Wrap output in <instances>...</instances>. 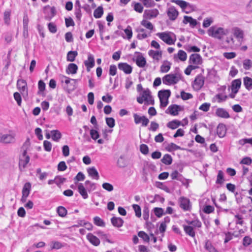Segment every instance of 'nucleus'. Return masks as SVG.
<instances>
[{
    "label": "nucleus",
    "instance_id": "f257e3e1",
    "mask_svg": "<svg viewBox=\"0 0 252 252\" xmlns=\"http://www.w3.org/2000/svg\"><path fill=\"white\" fill-rule=\"evenodd\" d=\"M136 100L139 104H143L145 102V104L147 105H153L155 103L154 99L149 88H147L141 92L139 94V96L137 97Z\"/></svg>",
    "mask_w": 252,
    "mask_h": 252
},
{
    "label": "nucleus",
    "instance_id": "f03ea898",
    "mask_svg": "<svg viewBox=\"0 0 252 252\" xmlns=\"http://www.w3.org/2000/svg\"><path fill=\"white\" fill-rule=\"evenodd\" d=\"M180 75L176 74H168L165 75L162 78V81L164 84L171 85L177 84L180 80Z\"/></svg>",
    "mask_w": 252,
    "mask_h": 252
},
{
    "label": "nucleus",
    "instance_id": "7ed1b4c3",
    "mask_svg": "<svg viewBox=\"0 0 252 252\" xmlns=\"http://www.w3.org/2000/svg\"><path fill=\"white\" fill-rule=\"evenodd\" d=\"M202 63V58L201 56L198 54H193L190 56V63H192V65H190V71L198 67V65Z\"/></svg>",
    "mask_w": 252,
    "mask_h": 252
},
{
    "label": "nucleus",
    "instance_id": "20e7f679",
    "mask_svg": "<svg viewBox=\"0 0 252 252\" xmlns=\"http://www.w3.org/2000/svg\"><path fill=\"white\" fill-rule=\"evenodd\" d=\"M170 32H158L157 35L163 41L168 45L174 44L176 40L170 35Z\"/></svg>",
    "mask_w": 252,
    "mask_h": 252
},
{
    "label": "nucleus",
    "instance_id": "39448f33",
    "mask_svg": "<svg viewBox=\"0 0 252 252\" xmlns=\"http://www.w3.org/2000/svg\"><path fill=\"white\" fill-rule=\"evenodd\" d=\"M172 180H177L182 182L183 185L188 187L189 185V179L184 178L181 174H180L177 170H174L170 175Z\"/></svg>",
    "mask_w": 252,
    "mask_h": 252
},
{
    "label": "nucleus",
    "instance_id": "423d86ee",
    "mask_svg": "<svg viewBox=\"0 0 252 252\" xmlns=\"http://www.w3.org/2000/svg\"><path fill=\"white\" fill-rule=\"evenodd\" d=\"M135 54H138L135 59H134V61L135 62L136 65L141 68L145 67L147 63L146 58L140 52H136Z\"/></svg>",
    "mask_w": 252,
    "mask_h": 252
},
{
    "label": "nucleus",
    "instance_id": "0eeeda50",
    "mask_svg": "<svg viewBox=\"0 0 252 252\" xmlns=\"http://www.w3.org/2000/svg\"><path fill=\"white\" fill-rule=\"evenodd\" d=\"M14 134H4L0 137V142L4 144H10L15 142Z\"/></svg>",
    "mask_w": 252,
    "mask_h": 252
},
{
    "label": "nucleus",
    "instance_id": "6e6552de",
    "mask_svg": "<svg viewBox=\"0 0 252 252\" xmlns=\"http://www.w3.org/2000/svg\"><path fill=\"white\" fill-rule=\"evenodd\" d=\"M181 110V106L177 104H172L168 107L165 111V113L172 116H177Z\"/></svg>",
    "mask_w": 252,
    "mask_h": 252
},
{
    "label": "nucleus",
    "instance_id": "1a4fd4ad",
    "mask_svg": "<svg viewBox=\"0 0 252 252\" xmlns=\"http://www.w3.org/2000/svg\"><path fill=\"white\" fill-rule=\"evenodd\" d=\"M84 63L86 67L87 71L89 72L90 69L95 65L94 58L93 54H89L87 60L85 61Z\"/></svg>",
    "mask_w": 252,
    "mask_h": 252
},
{
    "label": "nucleus",
    "instance_id": "9d476101",
    "mask_svg": "<svg viewBox=\"0 0 252 252\" xmlns=\"http://www.w3.org/2000/svg\"><path fill=\"white\" fill-rule=\"evenodd\" d=\"M98 128H92L90 130V134L91 138L88 136H86V140L87 142H90L91 141V138L94 140L95 141L98 139L100 137L99 132L98 131ZM83 137H86V134L83 135Z\"/></svg>",
    "mask_w": 252,
    "mask_h": 252
},
{
    "label": "nucleus",
    "instance_id": "9b49d317",
    "mask_svg": "<svg viewBox=\"0 0 252 252\" xmlns=\"http://www.w3.org/2000/svg\"><path fill=\"white\" fill-rule=\"evenodd\" d=\"M56 9L54 6H46L45 11V19L48 20H51L56 15Z\"/></svg>",
    "mask_w": 252,
    "mask_h": 252
},
{
    "label": "nucleus",
    "instance_id": "f8f14e48",
    "mask_svg": "<svg viewBox=\"0 0 252 252\" xmlns=\"http://www.w3.org/2000/svg\"><path fill=\"white\" fill-rule=\"evenodd\" d=\"M30 161V157H27L25 158L23 157H19L18 167L21 172L24 171L25 168L27 166L28 164Z\"/></svg>",
    "mask_w": 252,
    "mask_h": 252
},
{
    "label": "nucleus",
    "instance_id": "ddd939ff",
    "mask_svg": "<svg viewBox=\"0 0 252 252\" xmlns=\"http://www.w3.org/2000/svg\"><path fill=\"white\" fill-rule=\"evenodd\" d=\"M118 67L126 74H129L132 71V67L126 63H120L118 64Z\"/></svg>",
    "mask_w": 252,
    "mask_h": 252
},
{
    "label": "nucleus",
    "instance_id": "4468645a",
    "mask_svg": "<svg viewBox=\"0 0 252 252\" xmlns=\"http://www.w3.org/2000/svg\"><path fill=\"white\" fill-rule=\"evenodd\" d=\"M86 238L88 241L94 246H98L100 243L99 239L93 233H88L86 236Z\"/></svg>",
    "mask_w": 252,
    "mask_h": 252
},
{
    "label": "nucleus",
    "instance_id": "2eb2a0df",
    "mask_svg": "<svg viewBox=\"0 0 252 252\" xmlns=\"http://www.w3.org/2000/svg\"><path fill=\"white\" fill-rule=\"evenodd\" d=\"M204 84V79L202 76H198L192 84V88L196 91L199 90Z\"/></svg>",
    "mask_w": 252,
    "mask_h": 252
},
{
    "label": "nucleus",
    "instance_id": "dca6fc26",
    "mask_svg": "<svg viewBox=\"0 0 252 252\" xmlns=\"http://www.w3.org/2000/svg\"><path fill=\"white\" fill-rule=\"evenodd\" d=\"M17 86L21 93L22 94L26 92V94H28L27 84L26 80L18 79L17 82Z\"/></svg>",
    "mask_w": 252,
    "mask_h": 252
},
{
    "label": "nucleus",
    "instance_id": "f3484780",
    "mask_svg": "<svg viewBox=\"0 0 252 252\" xmlns=\"http://www.w3.org/2000/svg\"><path fill=\"white\" fill-rule=\"evenodd\" d=\"M179 204L180 208L183 210H189V199L181 196L179 199Z\"/></svg>",
    "mask_w": 252,
    "mask_h": 252
},
{
    "label": "nucleus",
    "instance_id": "a211bd4d",
    "mask_svg": "<svg viewBox=\"0 0 252 252\" xmlns=\"http://www.w3.org/2000/svg\"><path fill=\"white\" fill-rule=\"evenodd\" d=\"M167 14L170 20L174 21L177 18L178 12L175 7L171 6L168 9Z\"/></svg>",
    "mask_w": 252,
    "mask_h": 252
},
{
    "label": "nucleus",
    "instance_id": "6ab92c4d",
    "mask_svg": "<svg viewBox=\"0 0 252 252\" xmlns=\"http://www.w3.org/2000/svg\"><path fill=\"white\" fill-rule=\"evenodd\" d=\"M87 189H86L82 183H79L77 185V191L81 195L82 198L86 199L88 198L87 192Z\"/></svg>",
    "mask_w": 252,
    "mask_h": 252
},
{
    "label": "nucleus",
    "instance_id": "aec40b11",
    "mask_svg": "<svg viewBox=\"0 0 252 252\" xmlns=\"http://www.w3.org/2000/svg\"><path fill=\"white\" fill-rule=\"evenodd\" d=\"M111 222L113 226L119 228L123 225L124 221L121 218L113 217L111 219Z\"/></svg>",
    "mask_w": 252,
    "mask_h": 252
},
{
    "label": "nucleus",
    "instance_id": "412c9836",
    "mask_svg": "<svg viewBox=\"0 0 252 252\" xmlns=\"http://www.w3.org/2000/svg\"><path fill=\"white\" fill-rule=\"evenodd\" d=\"M215 114L218 117L222 118L227 119L230 117L228 112L222 108H217L216 110Z\"/></svg>",
    "mask_w": 252,
    "mask_h": 252
},
{
    "label": "nucleus",
    "instance_id": "4be33fe9",
    "mask_svg": "<svg viewBox=\"0 0 252 252\" xmlns=\"http://www.w3.org/2000/svg\"><path fill=\"white\" fill-rule=\"evenodd\" d=\"M241 85V81L240 79H236L232 82L231 84V91L234 94H236L238 92Z\"/></svg>",
    "mask_w": 252,
    "mask_h": 252
},
{
    "label": "nucleus",
    "instance_id": "5701e85b",
    "mask_svg": "<svg viewBox=\"0 0 252 252\" xmlns=\"http://www.w3.org/2000/svg\"><path fill=\"white\" fill-rule=\"evenodd\" d=\"M158 13V11L157 9L146 10L144 11V15L147 18L151 19L157 17Z\"/></svg>",
    "mask_w": 252,
    "mask_h": 252
},
{
    "label": "nucleus",
    "instance_id": "b1692460",
    "mask_svg": "<svg viewBox=\"0 0 252 252\" xmlns=\"http://www.w3.org/2000/svg\"><path fill=\"white\" fill-rule=\"evenodd\" d=\"M159 99H168L171 95V91L170 90H161L158 91V94Z\"/></svg>",
    "mask_w": 252,
    "mask_h": 252
},
{
    "label": "nucleus",
    "instance_id": "393cba45",
    "mask_svg": "<svg viewBox=\"0 0 252 252\" xmlns=\"http://www.w3.org/2000/svg\"><path fill=\"white\" fill-rule=\"evenodd\" d=\"M78 66L74 63H70L66 68V73L68 74H76L78 70Z\"/></svg>",
    "mask_w": 252,
    "mask_h": 252
},
{
    "label": "nucleus",
    "instance_id": "a878e982",
    "mask_svg": "<svg viewBox=\"0 0 252 252\" xmlns=\"http://www.w3.org/2000/svg\"><path fill=\"white\" fill-rule=\"evenodd\" d=\"M87 172L89 175L93 179L98 180L99 178V174L96 168L93 166L87 169Z\"/></svg>",
    "mask_w": 252,
    "mask_h": 252
},
{
    "label": "nucleus",
    "instance_id": "bb28decb",
    "mask_svg": "<svg viewBox=\"0 0 252 252\" xmlns=\"http://www.w3.org/2000/svg\"><path fill=\"white\" fill-rule=\"evenodd\" d=\"M226 132V128L225 126L223 124H219L217 128V133L218 136L220 137H223Z\"/></svg>",
    "mask_w": 252,
    "mask_h": 252
},
{
    "label": "nucleus",
    "instance_id": "cd10ccee",
    "mask_svg": "<svg viewBox=\"0 0 252 252\" xmlns=\"http://www.w3.org/2000/svg\"><path fill=\"white\" fill-rule=\"evenodd\" d=\"M148 55L150 57H152L157 62L159 61L162 57V53L161 51H155L153 50H149L148 52Z\"/></svg>",
    "mask_w": 252,
    "mask_h": 252
},
{
    "label": "nucleus",
    "instance_id": "c85d7f7f",
    "mask_svg": "<svg viewBox=\"0 0 252 252\" xmlns=\"http://www.w3.org/2000/svg\"><path fill=\"white\" fill-rule=\"evenodd\" d=\"M52 139L55 142H59L61 139L62 134L58 129H53L51 130Z\"/></svg>",
    "mask_w": 252,
    "mask_h": 252
},
{
    "label": "nucleus",
    "instance_id": "c756f323",
    "mask_svg": "<svg viewBox=\"0 0 252 252\" xmlns=\"http://www.w3.org/2000/svg\"><path fill=\"white\" fill-rule=\"evenodd\" d=\"M94 233L99 237L101 240L106 241L109 243H112V242L109 238L108 234L104 233L103 231L99 230L94 232Z\"/></svg>",
    "mask_w": 252,
    "mask_h": 252
},
{
    "label": "nucleus",
    "instance_id": "7c9ffc66",
    "mask_svg": "<svg viewBox=\"0 0 252 252\" xmlns=\"http://www.w3.org/2000/svg\"><path fill=\"white\" fill-rule=\"evenodd\" d=\"M171 63L168 61H163L160 67V71L162 73L167 72L171 68Z\"/></svg>",
    "mask_w": 252,
    "mask_h": 252
},
{
    "label": "nucleus",
    "instance_id": "2f4dec72",
    "mask_svg": "<svg viewBox=\"0 0 252 252\" xmlns=\"http://www.w3.org/2000/svg\"><path fill=\"white\" fill-rule=\"evenodd\" d=\"M161 161L165 165H170L172 163L173 159L170 155L166 154L163 156Z\"/></svg>",
    "mask_w": 252,
    "mask_h": 252
},
{
    "label": "nucleus",
    "instance_id": "473e14b6",
    "mask_svg": "<svg viewBox=\"0 0 252 252\" xmlns=\"http://www.w3.org/2000/svg\"><path fill=\"white\" fill-rule=\"evenodd\" d=\"M78 55V53L76 51H69L66 56V60L68 62H73L75 61L76 57Z\"/></svg>",
    "mask_w": 252,
    "mask_h": 252
},
{
    "label": "nucleus",
    "instance_id": "72a5a7b5",
    "mask_svg": "<svg viewBox=\"0 0 252 252\" xmlns=\"http://www.w3.org/2000/svg\"><path fill=\"white\" fill-rule=\"evenodd\" d=\"M181 125V122L177 120H174L167 124V126L172 129H175Z\"/></svg>",
    "mask_w": 252,
    "mask_h": 252
},
{
    "label": "nucleus",
    "instance_id": "f704fd0d",
    "mask_svg": "<svg viewBox=\"0 0 252 252\" xmlns=\"http://www.w3.org/2000/svg\"><path fill=\"white\" fill-rule=\"evenodd\" d=\"M56 211L58 215L62 218L65 217L67 214V210L66 209L62 206L58 207L56 209Z\"/></svg>",
    "mask_w": 252,
    "mask_h": 252
},
{
    "label": "nucleus",
    "instance_id": "c9c22d12",
    "mask_svg": "<svg viewBox=\"0 0 252 252\" xmlns=\"http://www.w3.org/2000/svg\"><path fill=\"white\" fill-rule=\"evenodd\" d=\"M31 190V184L30 182L26 183L23 188L22 193L28 196Z\"/></svg>",
    "mask_w": 252,
    "mask_h": 252
},
{
    "label": "nucleus",
    "instance_id": "e433bc0d",
    "mask_svg": "<svg viewBox=\"0 0 252 252\" xmlns=\"http://www.w3.org/2000/svg\"><path fill=\"white\" fill-rule=\"evenodd\" d=\"M244 85L246 88L248 90L252 89V78L249 77H245L244 78Z\"/></svg>",
    "mask_w": 252,
    "mask_h": 252
},
{
    "label": "nucleus",
    "instance_id": "4c0bfd02",
    "mask_svg": "<svg viewBox=\"0 0 252 252\" xmlns=\"http://www.w3.org/2000/svg\"><path fill=\"white\" fill-rule=\"evenodd\" d=\"M153 211L155 216L158 218H161L163 215L165 214L163 209L160 207H155L153 209Z\"/></svg>",
    "mask_w": 252,
    "mask_h": 252
},
{
    "label": "nucleus",
    "instance_id": "58836bf2",
    "mask_svg": "<svg viewBox=\"0 0 252 252\" xmlns=\"http://www.w3.org/2000/svg\"><path fill=\"white\" fill-rule=\"evenodd\" d=\"M93 220L94 224L97 226L104 227L105 225L104 220L98 216L94 217L93 218Z\"/></svg>",
    "mask_w": 252,
    "mask_h": 252
},
{
    "label": "nucleus",
    "instance_id": "ea45409f",
    "mask_svg": "<svg viewBox=\"0 0 252 252\" xmlns=\"http://www.w3.org/2000/svg\"><path fill=\"white\" fill-rule=\"evenodd\" d=\"M103 14V9L102 6H98L94 12V16L95 18H100Z\"/></svg>",
    "mask_w": 252,
    "mask_h": 252
},
{
    "label": "nucleus",
    "instance_id": "a19ab883",
    "mask_svg": "<svg viewBox=\"0 0 252 252\" xmlns=\"http://www.w3.org/2000/svg\"><path fill=\"white\" fill-rule=\"evenodd\" d=\"M181 149V148L179 146L176 145L174 143H170L168 145V146L166 148V150L169 152L180 150Z\"/></svg>",
    "mask_w": 252,
    "mask_h": 252
},
{
    "label": "nucleus",
    "instance_id": "79ce46f5",
    "mask_svg": "<svg viewBox=\"0 0 252 252\" xmlns=\"http://www.w3.org/2000/svg\"><path fill=\"white\" fill-rule=\"evenodd\" d=\"M55 184L58 187H61V185L65 182L66 180L65 178L61 176L57 175L55 177Z\"/></svg>",
    "mask_w": 252,
    "mask_h": 252
},
{
    "label": "nucleus",
    "instance_id": "37998d69",
    "mask_svg": "<svg viewBox=\"0 0 252 252\" xmlns=\"http://www.w3.org/2000/svg\"><path fill=\"white\" fill-rule=\"evenodd\" d=\"M138 236L143 239L145 242L148 243L150 241V237L149 235L143 231H140L138 232Z\"/></svg>",
    "mask_w": 252,
    "mask_h": 252
},
{
    "label": "nucleus",
    "instance_id": "c03bdc74",
    "mask_svg": "<svg viewBox=\"0 0 252 252\" xmlns=\"http://www.w3.org/2000/svg\"><path fill=\"white\" fill-rule=\"evenodd\" d=\"M51 243V248L52 250H59L64 247V245L59 241H53Z\"/></svg>",
    "mask_w": 252,
    "mask_h": 252
},
{
    "label": "nucleus",
    "instance_id": "a18cd8bd",
    "mask_svg": "<svg viewBox=\"0 0 252 252\" xmlns=\"http://www.w3.org/2000/svg\"><path fill=\"white\" fill-rule=\"evenodd\" d=\"M209 35L220 40L224 38L225 32H209Z\"/></svg>",
    "mask_w": 252,
    "mask_h": 252
},
{
    "label": "nucleus",
    "instance_id": "49530a36",
    "mask_svg": "<svg viewBox=\"0 0 252 252\" xmlns=\"http://www.w3.org/2000/svg\"><path fill=\"white\" fill-rule=\"evenodd\" d=\"M171 2H174L179 5L182 9H185L188 4V2L182 0H171Z\"/></svg>",
    "mask_w": 252,
    "mask_h": 252
},
{
    "label": "nucleus",
    "instance_id": "de8ad7c7",
    "mask_svg": "<svg viewBox=\"0 0 252 252\" xmlns=\"http://www.w3.org/2000/svg\"><path fill=\"white\" fill-rule=\"evenodd\" d=\"M132 207L135 212V216L138 218H140L141 216V209L140 206L138 204H133Z\"/></svg>",
    "mask_w": 252,
    "mask_h": 252
},
{
    "label": "nucleus",
    "instance_id": "09e8293b",
    "mask_svg": "<svg viewBox=\"0 0 252 252\" xmlns=\"http://www.w3.org/2000/svg\"><path fill=\"white\" fill-rule=\"evenodd\" d=\"M146 7H154L156 3L153 0H139Z\"/></svg>",
    "mask_w": 252,
    "mask_h": 252
},
{
    "label": "nucleus",
    "instance_id": "8fccbe9b",
    "mask_svg": "<svg viewBox=\"0 0 252 252\" xmlns=\"http://www.w3.org/2000/svg\"><path fill=\"white\" fill-rule=\"evenodd\" d=\"M178 58L181 61H185L187 60V53L182 50H180L178 51Z\"/></svg>",
    "mask_w": 252,
    "mask_h": 252
},
{
    "label": "nucleus",
    "instance_id": "3c124183",
    "mask_svg": "<svg viewBox=\"0 0 252 252\" xmlns=\"http://www.w3.org/2000/svg\"><path fill=\"white\" fill-rule=\"evenodd\" d=\"M139 150L140 152L144 155H147L149 152L148 146L145 144H142L140 145Z\"/></svg>",
    "mask_w": 252,
    "mask_h": 252
},
{
    "label": "nucleus",
    "instance_id": "603ef678",
    "mask_svg": "<svg viewBox=\"0 0 252 252\" xmlns=\"http://www.w3.org/2000/svg\"><path fill=\"white\" fill-rule=\"evenodd\" d=\"M156 186L158 188L160 189L167 192H169V188L163 183L160 182H156Z\"/></svg>",
    "mask_w": 252,
    "mask_h": 252
},
{
    "label": "nucleus",
    "instance_id": "864d4df0",
    "mask_svg": "<svg viewBox=\"0 0 252 252\" xmlns=\"http://www.w3.org/2000/svg\"><path fill=\"white\" fill-rule=\"evenodd\" d=\"M126 162L124 159V156H121L117 161V165L120 168H124L126 166Z\"/></svg>",
    "mask_w": 252,
    "mask_h": 252
},
{
    "label": "nucleus",
    "instance_id": "5fc2aeb1",
    "mask_svg": "<svg viewBox=\"0 0 252 252\" xmlns=\"http://www.w3.org/2000/svg\"><path fill=\"white\" fill-rule=\"evenodd\" d=\"M43 146L44 151L48 152L51 151L52 145L51 142L48 140H44Z\"/></svg>",
    "mask_w": 252,
    "mask_h": 252
},
{
    "label": "nucleus",
    "instance_id": "6e6d98bb",
    "mask_svg": "<svg viewBox=\"0 0 252 252\" xmlns=\"http://www.w3.org/2000/svg\"><path fill=\"white\" fill-rule=\"evenodd\" d=\"M106 123L110 128H113L115 126V120L112 117L106 118Z\"/></svg>",
    "mask_w": 252,
    "mask_h": 252
},
{
    "label": "nucleus",
    "instance_id": "4d7b16f0",
    "mask_svg": "<svg viewBox=\"0 0 252 252\" xmlns=\"http://www.w3.org/2000/svg\"><path fill=\"white\" fill-rule=\"evenodd\" d=\"M27 141H26L24 144L23 145L22 147H21V149L23 150L21 154L19 156V157H23L25 158L27 157H30L28 155V147H26Z\"/></svg>",
    "mask_w": 252,
    "mask_h": 252
},
{
    "label": "nucleus",
    "instance_id": "13d9d810",
    "mask_svg": "<svg viewBox=\"0 0 252 252\" xmlns=\"http://www.w3.org/2000/svg\"><path fill=\"white\" fill-rule=\"evenodd\" d=\"M23 27H24V32H25L26 31H28V23H29V18L28 16L27 13H25L24 14L23 16Z\"/></svg>",
    "mask_w": 252,
    "mask_h": 252
},
{
    "label": "nucleus",
    "instance_id": "bf43d9fd",
    "mask_svg": "<svg viewBox=\"0 0 252 252\" xmlns=\"http://www.w3.org/2000/svg\"><path fill=\"white\" fill-rule=\"evenodd\" d=\"M233 38L235 41H238L239 44H241L243 38V32H235Z\"/></svg>",
    "mask_w": 252,
    "mask_h": 252
},
{
    "label": "nucleus",
    "instance_id": "052dcab7",
    "mask_svg": "<svg viewBox=\"0 0 252 252\" xmlns=\"http://www.w3.org/2000/svg\"><path fill=\"white\" fill-rule=\"evenodd\" d=\"M215 98L218 100V102L220 103L225 101L227 96L222 94H219L215 95Z\"/></svg>",
    "mask_w": 252,
    "mask_h": 252
},
{
    "label": "nucleus",
    "instance_id": "680f3d73",
    "mask_svg": "<svg viewBox=\"0 0 252 252\" xmlns=\"http://www.w3.org/2000/svg\"><path fill=\"white\" fill-rule=\"evenodd\" d=\"M67 167L65 161H60L57 166V169L59 171H64L67 169Z\"/></svg>",
    "mask_w": 252,
    "mask_h": 252
},
{
    "label": "nucleus",
    "instance_id": "e2e57ef3",
    "mask_svg": "<svg viewBox=\"0 0 252 252\" xmlns=\"http://www.w3.org/2000/svg\"><path fill=\"white\" fill-rule=\"evenodd\" d=\"M85 179V176L83 172H79L74 178V180L77 182L83 181Z\"/></svg>",
    "mask_w": 252,
    "mask_h": 252
},
{
    "label": "nucleus",
    "instance_id": "0e129e2a",
    "mask_svg": "<svg viewBox=\"0 0 252 252\" xmlns=\"http://www.w3.org/2000/svg\"><path fill=\"white\" fill-rule=\"evenodd\" d=\"M224 181L223 173L222 171L220 170L218 172L217 179L216 181L217 184H221Z\"/></svg>",
    "mask_w": 252,
    "mask_h": 252
},
{
    "label": "nucleus",
    "instance_id": "69168bd1",
    "mask_svg": "<svg viewBox=\"0 0 252 252\" xmlns=\"http://www.w3.org/2000/svg\"><path fill=\"white\" fill-rule=\"evenodd\" d=\"M46 84L42 80H40L38 82V93L45 91Z\"/></svg>",
    "mask_w": 252,
    "mask_h": 252
},
{
    "label": "nucleus",
    "instance_id": "338daca9",
    "mask_svg": "<svg viewBox=\"0 0 252 252\" xmlns=\"http://www.w3.org/2000/svg\"><path fill=\"white\" fill-rule=\"evenodd\" d=\"M213 22V18L212 17L207 18L205 19L203 22V26L204 28L209 27Z\"/></svg>",
    "mask_w": 252,
    "mask_h": 252
},
{
    "label": "nucleus",
    "instance_id": "774afa93",
    "mask_svg": "<svg viewBox=\"0 0 252 252\" xmlns=\"http://www.w3.org/2000/svg\"><path fill=\"white\" fill-rule=\"evenodd\" d=\"M102 187L103 189L109 192L112 191L114 189L113 186L109 183H103L102 185Z\"/></svg>",
    "mask_w": 252,
    "mask_h": 252
}]
</instances>
